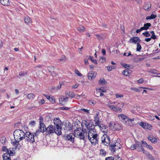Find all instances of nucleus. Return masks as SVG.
Instances as JSON below:
<instances>
[{"label": "nucleus", "instance_id": "obj_12", "mask_svg": "<svg viewBox=\"0 0 160 160\" xmlns=\"http://www.w3.org/2000/svg\"><path fill=\"white\" fill-rule=\"evenodd\" d=\"M101 131L105 134L107 133L108 131V127L106 126H104L102 124L100 125L99 126Z\"/></svg>", "mask_w": 160, "mask_h": 160}, {"label": "nucleus", "instance_id": "obj_64", "mask_svg": "<svg viewBox=\"0 0 160 160\" xmlns=\"http://www.w3.org/2000/svg\"><path fill=\"white\" fill-rule=\"evenodd\" d=\"M44 102H45V101H44V100L43 99H42L39 102V103L42 104H44Z\"/></svg>", "mask_w": 160, "mask_h": 160}, {"label": "nucleus", "instance_id": "obj_46", "mask_svg": "<svg viewBox=\"0 0 160 160\" xmlns=\"http://www.w3.org/2000/svg\"><path fill=\"white\" fill-rule=\"evenodd\" d=\"M15 141L12 142V143L13 144V145L17 146H18L19 144V142H20L19 141H18L16 140H15Z\"/></svg>", "mask_w": 160, "mask_h": 160}, {"label": "nucleus", "instance_id": "obj_29", "mask_svg": "<svg viewBox=\"0 0 160 160\" xmlns=\"http://www.w3.org/2000/svg\"><path fill=\"white\" fill-rule=\"evenodd\" d=\"M142 88L139 87L138 88H131L130 89L136 92H140L142 90Z\"/></svg>", "mask_w": 160, "mask_h": 160}, {"label": "nucleus", "instance_id": "obj_41", "mask_svg": "<svg viewBox=\"0 0 160 160\" xmlns=\"http://www.w3.org/2000/svg\"><path fill=\"white\" fill-rule=\"evenodd\" d=\"M49 101L52 102V103H54L55 102V99L53 96H51L50 98L49 99Z\"/></svg>", "mask_w": 160, "mask_h": 160}, {"label": "nucleus", "instance_id": "obj_22", "mask_svg": "<svg viewBox=\"0 0 160 160\" xmlns=\"http://www.w3.org/2000/svg\"><path fill=\"white\" fill-rule=\"evenodd\" d=\"M68 98L67 97H66V98H65L63 96L59 100V101L61 102V103H64L65 102H67L68 101Z\"/></svg>", "mask_w": 160, "mask_h": 160}, {"label": "nucleus", "instance_id": "obj_50", "mask_svg": "<svg viewBox=\"0 0 160 160\" xmlns=\"http://www.w3.org/2000/svg\"><path fill=\"white\" fill-rule=\"evenodd\" d=\"M107 107H108L111 110L113 111L114 106H113L112 105H111L110 104H107Z\"/></svg>", "mask_w": 160, "mask_h": 160}, {"label": "nucleus", "instance_id": "obj_18", "mask_svg": "<svg viewBox=\"0 0 160 160\" xmlns=\"http://www.w3.org/2000/svg\"><path fill=\"white\" fill-rule=\"evenodd\" d=\"M96 76V75L95 72L92 71L88 74V78L89 79L92 80Z\"/></svg>", "mask_w": 160, "mask_h": 160}, {"label": "nucleus", "instance_id": "obj_62", "mask_svg": "<svg viewBox=\"0 0 160 160\" xmlns=\"http://www.w3.org/2000/svg\"><path fill=\"white\" fill-rule=\"evenodd\" d=\"M42 67V65H40V64H39V65H38L35 66L34 67V68L35 69H37V68H41Z\"/></svg>", "mask_w": 160, "mask_h": 160}, {"label": "nucleus", "instance_id": "obj_23", "mask_svg": "<svg viewBox=\"0 0 160 160\" xmlns=\"http://www.w3.org/2000/svg\"><path fill=\"white\" fill-rule=\"evenodd\" d=\"M0 2L4 6H8L10 4L9 0H0Z\"/></svg>", "mask_w": 160, "mask_h": 160}, {"label": "nucleus", "instance_id": "obj_47", "mask_svg": "<svg viewBox=\"0 0 160 160\" xmlns=\"http://www.w3.org/2000/svg\"><path fill=\"white\" fill-rule=\"evenodd\" d=\"M143 34L146 37H148L150 36V35L149 32L147 31L143 33Z\"/></svg>", "mask_w": 160, "mask_h": 160}, {"label": "nucleus", "instance_id": "obj_2", "mask_svg": "<svg viewBox=\"0 0 160 160\" xmlns=\"http://www.w3.org/2000/svg\"><path fill=\"white\" fill-rule=\"evenodd\" d=\"M13 136L15 140L20 141L25 138V133L20 129L16 130L13 132Z\"/></svg>", "mask_w": 160, "mask_h": 160}, {"label": "nucleus", "instance_id": "obj_43", "mask_svg": "<svg viewBox=\"0 0 160 160\" xmlns=\"http://www.w3.org/2000/svg\"><path fill=\"white\" fill-rule=\"evenodd\" d=\"M107 70L108 71H112V70L115 69V66H111L110 67H107Z\"/></svg>", "mask_w": 160, "mask_h": 160}, {"label": "nucleus", "instance_id": "obj_20", "mask_svg": "<svg viewBox=\"0 0 160 160\" xmlns=\"http://www.w3.org/2000/svg\"><path fill=\"white\" fill-rule=\"evenodd\" d=\"M24 21L27 25L30 24L32 22L31 19L28 16H26L25 18Z\"/></svg>", "mask_w": 160, "mask_h": 160}, {"label": "nucleus", "instance_id": "obj_36", "mask_svg": "<svg viewBox=\"0 0 160 160\" xmlns=\"http://www.w3.org/2000/svg\"><path fill=\"white\" fill-rule=\"evenodd\" d=\"M145 154L146 155V156L148 158L150 159V160H155L152 155L148 152H146Z\"/></svg>", "mask_w": 160, "mask_h": 160}, {"label": "nucleus", "instance_id": "obj_26", "mask_svg": "<svg viewBox=\"0 0 160 160\" xmlns=\"http://www.w3.org/2000/svg\"><path fill=\"white\" fill-rule=\"evenodd\" d=\"M113 111L120 113L122 112V109L118 106H114Z\"/></svg>", "mask_w": 160, "mask_h": 160}, {"label": "nucleus", "instance_id": "obj_24", "mask_svg": "<svg viewBox=\"0 0 160 160\" xmlns=\"http://www.w3.org/2000/svg\"><path fill=\"white\" fill-rule=\"evenodd\" d=\"M151 26V24L149 23H147L144 24V26L142 27V28L143 30H147L148 28L149 27Z\"/></svg>", "mask_w": 160, "mask_h": 160}, {"label": "nucleus", "instance_id": "obj_61", "mask_svg": "<svg viewBox=\"0 0 160 160\" xmlns=\"http://www.w3.org/2000/svg\"><path fill=\"white\" fill-rule=\"evenodd\" d=\"M105 160H114V159L112 157H108L106 158Z\"/></svg>", "mask_w": 160, "mask_h": 160}, {"label": "nucleus", "instance_id": "obj_49", "mask_svg": "<svg viewBox=\"0 0 160 160\" xmlns=\"http://www.w3.org/2000/svg\"><path fill=\"white\" fill-rule=\"evenodd\" d=\"M115 96L117 98H122L123 97V95L122 94L118 93L116 94Z\"/></svg>", "mask_w": 160, "mask_h": 160}, {"label": "nucleus", "instance_id": "obj_25", "mask_svg": "<svg viewBox=\"0 0 160 160\" xmlns=\"http://www.w3.org/2000/svg\"><path fill=\"white\" fill-rule=\"evenodd\" d=\"M106 83L107 82L103 78H101L99 81V84L100 85H105Z\"/></svg>", "mask_w": 160, "mask_h": 160}, {"label": "nucleus", "instance_id": "obj_30", "mask_svg": "<svg viewBox=\"0 0 160 160\" xmlns=\"http://www.w3.org/2000/svg\"><path fill=\"white\" fill-rule=\"evenodd\" d=\"M95 38L98 39V40H100L101 39L103 40L105 38L99 34H95Z\"/></svg>", "mask_w": 160, "mask_h": 160}, {"label": "nucleus", "instance_id": "obj_19", "mask_svg": "<svg viewBox=\"0 0 160 160\" xmlns=\"http://www.w3.org/2000/svg\"><path fill=\"white\" fill-rule=\"evenodd\" d=\"M3 160H11L10 156L8 153H4L2 155Z\"/></svg>", "mask_w": 160, "mask_h": 160}, {"label": "nucleus", "instance_id": "obj_54", "mask_svg": "<svg viewBox=\"0 0 160 160\" xmlns=\"http://www.w3.org/2000/svg\"><path fill=\"white\" fill-rule=\"evenodd\" d=\"M75 96V94H74V92H71V93H70V97L71 98H74V97Z\"/></svg>", "mask_w": 160, "mask_h": 160}, {"label": "nucleus", "instance_id": "obj_13", "mask_svg": "<svg viewBox=\"0 0 160 160\" xmlns=\"http://www.w3.org/2000/svg\"><path fill=\"white\" fill-rule=\"evenodd\" d=\"M151 7V4L150 2H148L145 3L143 7V8L145 10L147 11H149L150 10V8Z\"/></svg>", "mask_w": 160, "mask_h": 160}, {"label": "nucleus", "instance_id": "obj_31", "mask_svg": "<svg viewBox=\"0 0 160 160\" xmlns=\"http://www.w3.org/2000/svg\"><path fill=\"white\" fill-rule=\"evenodd\" d=\"M116 147V144H113V145L110 146V149L112 152H114L115 151L116 148L115 147Z\"/></svg>", "mask_w": 160, "mask_h": 160}, {"label": "nucleus", "instance_id": "obj_59", "mask_svg": "<svg viewBox=\"0 0 160 160\" xmlns=\"http://www.w3.org/2000/svg\"><path fill=\"white\" fill-rule=\"evenodd\" d=\"M66 58L65 56L62 57L59 60L61 61H65L66 60Z\"/></svg>", "mask_w": 160, "mask_h": 160}, {"label": "nucleus", "instance_id": "obj_32", "mask_svg": "<svg viewBox=\"0 0 160 160\" xmlns=\"http://www.w3.org/2000/svg\"><path fill=\"white\" fill-rule=\"evenodd\" d=\"M144 128L149 130H151L152 129V127L151 124L146 123L145 124V127H144Z\"/></svg>", "mask_w": 160, "mask_h": 160}, {"label": "nucleus", "instance_id": "obj_34", "mask_svg": "<svg viewBox=\"0 0 160 160\" xmlns=\"http://www.w3.org/2000/svg\"><path fill=\"white\" fill-rule=\"evenodd\" d=\"M47 69L50 72L52 73L54 71V67L53 66H49L47 67Z\"/></svg>", "mask_w": 160, "mask_h": 160}, {"label": "nucleus", "instance_id": "obj_38", "mask_svg": "<svg viewBox=\"0 0 160 160\" xmlns=\"http://www.w3.org/2000/svg\"><path fill=\"white\" fill-rule=\"evenodd\" d=\"M27 74L26 72H19V75L21 77L24 76Z\"/></svg>", "mask_w": 160, "mask_h": 160}, {"label": "nucleus", "instance_id": "obj_56", "mask_svg": "<svg viewBox=\"0 0 160 160\" xmlns=\"http://www.w3.org/2000/svg\"><path fill=\"white\" fill-rule=\"evenodd\" d=\"M75 73L78 76H82V74L79 72V71L78 70H75Z\"/></svg>", "mask_w": 160, "mask_h": 160}, {"label": "nucleus", "instance_id": "obj_37", "mask_svg": "<svg viewBox=\"0 0 160 160\" xmlns=\"http://www.w3.org/2000/svg\"><path fill=\"white\" fill-rule=\"evenodd\" d=\"M90 59L91 61L95 64H98L97 61L95 59H93V57L92 56H89L88 58V59Z\"/></svg>", "mask_w": 160, "mask_h": 160}, {"label": "nucleus", "instance_id": "obj_42", "mask_svg": "<svg viewBox=\"0 0 160 160\" xmlns=\"http://www.w3.org/2000/svg\"><path fill=\"white\" fill-rule=\"evenodd\" d=\"M137 48H136L137 51H140L142 48L141 46V45L138 43L137 44Z\"/></svg>", "mask_w": 160, "mask_h": 160}, {"label": "nucleus", "instance_id": "obj_48", "mask_svg": "<svg viewBox=\"0 0 160 160\" xmlns=\"http://www.w3.org/2000/svg\"><path fill=\"white\" fill-rule=\"evenodd\" d=\"M136 142H135V143L133 144L131 146L130 148L132 150H134L136 149Z\"/></svg>", "mask_w": 160, "mask_h": 160}, {"label": "nucleus", "instance_id": "obj_55", "mask_svg": "<svg viewBox=\"0 0 160 160\" xmlns=\"http://www.w3.org/2000/svg\"><path fill=\"white\" fill-rule=\"evenodd\" d=\"M150 72L154 74H157V71L154 69H151Z\"/></svg>", "mask_w": 160, "mask_h": 160}, {"label": "nucleus", "instance_id": "obj_51", "mask_svg": "<svg viewBox=\"0 0 160 160\" xmlns=\"http://www.w3.org/2000/svg\"><path fill=\"white\" fill-rule=\"evenodd\" d=\"M80 110L83 112H86L87 113H89V110L87 109H84V108L81 109Z\"/></svg>", "mask_w": 160, "mask_h": 160}, {"label": "nucleus", "instance_id": "obj_11", "mask_svg": "<svg viewBox=\"0 0 160 160\" xmlns=\"http://www.w3.org/2000/svg\"><path fill=\"white\" fill-rule=\"evenodd\" d=\"M75 135L73 133H70L67 135L66 137V140H68L71 141L72 142H74V138L75 137Z\"/></svg>", "mask_w": 160, "mask_h": 160}, {"label": "nucleus", "instance_id": "obj_58", "mask_svg": "<svg viewBox=\"0 0 160 160\" xmlns=\"http://www.w3.org/2000/svg\"><path fill=\"white\" fill-rule=\"evenodd\" d=\"M146 122L144 123L143 122H141L140 125L143 128H144V127H145V124Z\"/></svg>", "mask_w": 160, "mask_h": 160}, {"label": "nucleus", "instance_id": "obj_9", "mask_svg": "<svg viewBox=\"0 0 160 160\" xmlns=\"http://www.w3.org/2000/svg\"><path fill=\"white\" fill-rule=\"evenodd\" d=\"M82 123L83 124L85 125V127L88 129H92L91 128L93 125V123L90 122L89 120H83Z\"/></svg>", "mask_w": 160, "mask_h": 160}, {"label": "nucleus", "instance_id": "obj_63", "mask_svg": "<svg viewBox=\"0 0 160 160\" xmlns=\"http://www.w3.org/2000/svg\"><path fill=\"white\" fill-rule=\"evenodd\" d=\"M30 124L31 125L33 126L35 124V122L34 121H32L30 122Z\"/></svg>", "mask_w": 160, "mask_h": 160}, {"label": "nucleus", "instance_id": "obj_16", "mask_svg": "<svg viewBox=\"0 0 160 160\" xmlns=\"http://www.w3.org/2000/svg\"><path fill=\"white\" fill-rule=\"evenodd\" d=\"M140 40L138 37H136L132 38L130 40V42H133L135 43H136L137 42H140Z\"/></svg>", "mask_w": 160, "mask_h": 160}, {"label": "nucleus", "instance_id": "obj_4", "mask_svg": "<svg viewBox=\"0 0 160 160\" xmlns=\"http://www.w3.org/2000/svg\"><path fill=\"white\" fill-rule=\"evenodd\" d=\"M109 127L110 129L113 130H119L122 128L121 124L113 121L110 122Z\"/></svg>", "mask_w": 160, "mask_h": 160}, {"label": "nucleus", "instance_id": "obj_10", "mask_svg": "<svg viewBox=\"0 0 160 160\" xmlns=\"http://www.w3.org/2000/svg\"><path fill=\"white\" fill-rule=\"evenodd\" d=\"M134 118L130 119L128 118V119L125 121L124 123L127 126H133L135 124V122H134Z\"/></svg>", "mask_w": 160, "mask_h": 160}, {"label": "nucleus", "instance_id": "obj_27", "mask_svg": "<svg viewBox=\"0 0 160 160\" xmlns=\"http://www.w3.org/2000/svg\"><path fill=\"white\" fill-rule=\"evenodd\" d=\"M40 130L41 132H45V128H46L45 125L43 123L40 122Z\"/></svg>", "mask_w": 160, "mask_h": 160}, {"label": "nucleus", "instance_id": "obj_7", "mask_svg": "<svg viewBox=\"0 0 160 160\" xmlns=\"http://www.w3.org/2000/svg\"><path fill=\"white\" fill-rule=\"evenodd\" d=\"M25 140L30 143H33L35 141L34 134L29 132H25Z\"/></svg>", "mask_w": 160, "mask_h": 160}, {"label": "nucleus", "instance_id": "obj_53", "mask_svg": "<svg viewBox=\"0 0 160 160\" xmlns=\"http://www.w3.org/2000/svg\"><path fill=\"white\" fill-rule=\"evenodd\" d=\"M99 60L101 62H103L105 61L106 58L103 57H101V59H99Z\"/></svg>", "mask_w": 160, "mask_h": 160}, {"label": "nucleus", "instance_id": "obj_1", "mask_svg": "<svg viewBox=\"0 0 160 160\" xmlns=\"http://www.w3.org/2000/svg\"><path fill=\"white\" fill-rule=\"evenodd\" d=\"M88 139L92 145H95L98 142V137L95 129H91L89 131L88 135Z\"/></svg>", "mask_w": 160, "mask_h": 160}, {"label": "nucleus", "instance_id": "obj_39", "mask_svg": "<svg viewBox=\"0 0 160 160\" xmlns=\"http://www.w3.org/2000/svg\"><path fill=\"white\" fill-rule=\"evenodd\" d=\"M6 153H8L10 155V156H13L14 155L13 152L12 150H11L10 148L7 149V152Z\"/></svg>", "mask_w": 160, "mask_h": 160}, {"label": "nucleus", "instance_id": "obj_45", "mask_svg": "<svg viewBox=\"0 0 160 160\" xmlns=\"http://www.w3.org/2000/svg\"><path fill=\"white\" fill-rule=\"evenodd\" d=\"M88 103L90 105H94L96 103V102L94 100H90L88 101Z\"/></svg>", "mask_w": 160, "mask_h": 160}, {"label": "nucleus", "instance_id": "obj_44", "mask_svg": "<svg viewBox=\"0 0 160 160\" xmlns=\"http://www.w3.org/2000/svg\"><path fill=\"white\" fill-rule=\"evenodd\" d=\"M122 74L126 76H128L129 75L128 71V70H124L122 72Z\"/></svg>", "mask_w": 160, "mask_h": 160}, {"label": "nucleus", "instance_id": "obj_60", "mask_svg": "<svg viewBox=\"0 0 160 160\" xmlns=\"http://www.w3.org/2000/svg\"><path fill=\"white\" fill-rule=\"evenodd\" d=\"M143 82V80L142 78H141L138 81V82L139 83H142Z\"/></svg>", "mask_w": 160, "mask_h": 160}, {"label": "nucleus", "instance_id": "obj_5", "mask_svg": "<svg viewBox=\"0 0 160 160\" xmlns=\"http://www.w3.org/2000/svg\"><path fill=\"white\" fill-rule=\"evenodd\" d=\"M45 131H46L47 134H51L54 133L58 135V131H57V129L55 126L52 125H49L47 128H45Z\"/></svg>", "mask_w": 160, "mask_h": 160}, {"label": "nucleus", "instance_id": "obj_57", "mask_svg": "<svg viewBox=\"0 0 160 160\" xmlns=\"http://www.w3.org/2000/svg\"><path fill=\"white\" fill-rule=\"evenodd\" d=\"M71 92L70 91H67L65 92V94L66 95H67L68 96H70V93H71Z\"/></svg>", "mask_w": 160, "mask_h": 160}, {"label": "nucleus", "instance_id": "obj_8", "mask_svg": "<svg viewBox=\"0 0 160 160\" xmlns=\"http://www.w3.org/2000/svg\"><path fill=\"white\" fill-rule=\"evenodd\" d=\"M102 142L106 146L109 144L110 141L109 137L105 134V135H103L102 137Z\"/></svg>", "mask_w": 160, "mask_h": 160}, {"label": "nucleus", "instance_id": "obj_35", "mask_svg": "<svg viewBox=\"0 0 160 160\" xmlns=\"http://www.w3.org/2000/svg\"><path fill=\"white\" fill-rule=\"evenodd\" d=\"M78 30L81 32H82L85 31V28L82 25L80 26L78 28Z\"/></svg>", "mask_w": 160, "mask_h": 160}, {"label": "nucleus", "instance_id": "obj_15", "mask_svg": "<svg viewBox=\"0 0 160 160\" xmlns=\"http://www.w3.org/2000/svg\"><path fill=\"white\" fill-rule=\"evenodd\" d=\"M94 121L95 122V126H99L101 125V122L99 120V118L98 114H96L94 117Z\"/></svg>", "mask_w": 160, "mask_h": 160}, {"label": "nucleus", "instance_id": "obj_52", "mask_svg": "<svg viewBox=\"0 0 160 160\" xmlns=\"http://www.w3.org/2000/svg\"><path fill=\"white\" fill-rule=\"evenodd\" d=\"M70 108L68 107H62L60 108V110H68Z\"/></svg>", "mask_w": 160, "mask_h": 160}, {"label": "nucleus", "instance_id": "obj_6", "mask_svg": "<svg viewBox=\"0 0 160 160\" xmlns=\"http://www.w3.org/2000/svg\"><path fill=\"white\" fill-rule=\"evenodd\" d=\"M53 122L57 131H58V132L57 133L58 135H61L62 134V128L60 126L61 124V122L59 118L55 119L54 120Z\"/></svg>", "mask_w": 160, "mask_h": 160}, {"label": "nucleus", "instance_id": "obj_17", "mask_svg": "<svg viewBox=\"0 0 160 160\" xmlns=\"http://www.w3.org/2000/svg\"><path fill=\"white\" fill-rule=\"evenodd\" d=\"M136 149H137V150L138 151H141L143 149V148L142 147V145L140 142L138 141H136Z\"/></svg>", "mask_w": 160, "mask_h": 160}, {"label": "nucleus", "instance_id": "obj_3", "mask_svg": "<svg viewBox=\"0 0 160 160\" xmlns=\"http://www.w3.org/2000/svg\"><path fill=\"white\" fill-rule=\"evenodd\" d=\"M74 135L79 136L80 139L85 140V137H87V131L85 129L83 130L81 128H78L74 130Z\"/></svg>", "mask_w": 160, "mask_h": 160}, {"label": "nucleus", "instance_id": "obj_40", "mask_svg": "<svg viewBox=\"0 0 160 160\" xmlns=\"http://www.w3.org/2000/svg\"><path fill=\"white\" fill-rule=\"evenodd\" d=\"M150 33L152 35L151 37V38L153 39H156V38L157 37L156 35H155L154 32L153 31H152Z\"/></svg>", "mask_w": 160, "mask_h": 160}, {"label": "nucleus", "instance_id": "obj_14", "mask_svg": "<svg viewBox=\"0 0 160 160\" xmlns=\"http://www.w3.org/2000/svg\"><path fill=\"white\" fill-rule=\"evenodd\" d=\"M148 138L152 143H155L157 142V139L152 135H149Z\"/></svg>", "mask_w": 160, "mask_h": 160}, {"label": "nucleus", "instance_id": "obj_33", "mask_svg": "<svg viewBox=\"0 0 160 160\" xmlns=\"http://www.w3.org/2000/svg\"><path fill=\"white\" fill-rule=\"evenodd\" d=\"M28 98L29 100H32L35 97V96L33 93H30L28 95Z\"/></svg>", "mask_w": 160, "mask_h": 160}, {"label": "nucleus", "instance_id": "obj_28", "mask_svg": "<svg viewBox=\"0 0 160 160\" xmlns=\"http://www.w3.org/2000/svg\"><path fill=\"white\" fill-rule=\"evenodd\" d=\"M155 14H152L150 16H147L146 18V20L152 19L155 18L157 17Z\"/></svg>", "mask_w": 160, "mask_h": 160}, {"label": "nucleus", "instance_id": "obj_21", "mask_svg": "<svg viewBox=\"0 0 160 160\" xmlns=\"http://www.w3.org/2000/svg\"><path fill=\"white\" fill-rule=\"evenodd\" d=\"M118 118L120 119H122L123 122L124 123L128 118L126 116L123 114H120L118 115Z\"/></svg>", "mask_w": 160, "mask_h": 160}]
</instances>
